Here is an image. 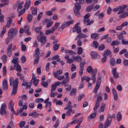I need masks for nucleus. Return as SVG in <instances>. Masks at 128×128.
<instances>
[{
  "mask_svg": "<svg viewBox=\"0 0 128 128\" xmlns=\"http://www.w3.org/2000/svg\"><path fill=\"white\" fill-rule=\"evenodd\" d=\"M75 8L76 9L80 10L81 9V6L80 4L78 2L74 4Z\"/></svg>",
  "mask_w": 128,
  "mask_h": 128,
  "instance_id": "obj_32",
  "label": "nucleus"
},
{
  "mask_svg": "<svg viewBox=\"0 0 128 128\" xmlns=\"http://www.w3.org/2000/svg\"><path fill=\"white\" fill-rule=\"evenodd\" d=\"M94 5L93 4H92L88 6L86 9V11L87 12H89L92 10L94 8Z\"/></svg>",
  "mask_w": 128,
  "mask_h": 128,
  "instance_id": "obj_33",
  "label": "nucleus"
},
{
  "mask_svg": "<svg viewBox=\"0 0 128 128\" xmlns=\"http://www.w3.org/2000/svg\"><path fill=\"white\" fill-rule=\"evenodd\" d=\"M73 59L74 60H76L78 62H80L82 60V58L80 56H74Z\"/></svg>",
  "mask_w": 128,
  "mask_h": 128,
  "instance_id": "obj_31",
  "label": "nucleus"
},
{
  "mask_svg": "<svg viewBox=\"0 0 128 128\" xmlns=\"http://www.w3.org/2000/svg\"><path fill=\"white\" fill-rule=\"evenodd\" d=\"M59 120L58 119L56 120V123L55 124L54 126V128H56L59 126Z\"/></svg>",
  "mask_w": 128,
  "mask_h": 128,
  "instance_id": "obj_59",
  "label": "nucleus"
},
{
  "mask_svg": "<svg viewBox=\"0 0 128 128\" xmlns=\"http://www.w3.org/2000/svg\"><path fill=\"white\" fill-rule=\"evenodd\" d=\"M60 46V44H55L53 46V49L54 51H55L58 50Z\"/></svg>",
  "mask_w": 128,
  "mask_h": 128,
  "instance_id": "obj_38",
  "label": "nucleus"
},
{
  "mask_svg": "<svg viewBox=\"0 0 128 128\" xmlns=\"http://www.w3.org/2000/svg\"><path fill=\"white\" fill-rule=\"evenodd\" d=\"M83 79L86 80L87 82H88L90 79V77L86 76H83Z\"/></svg>",
  "mask_w": 128,
  "mask_h": 128,
  "instance_id": "obj_63",
  "label": "nucleus"
},
{
  "mask_svg": "<svg viewBox=\"0 0 128 128\" xmlns=\"http://www.w3.org/2000/svg\"><path fill=\"white\" fill-rule=\"evenodd\" d=\"M97 69L96 68H95L94 70V71L92 73V80L96 79V76L97 72Z\"/></svg>",
  "mask_w": 128,
  "mask_h": 128,
  "instance_id": "obj_17",
  "label": "nucleus"
},
{
  "mask_svg": "<svg viewBox=\"0 0 128 128\" xmlns=\"http://www.w3.org/2000/svg\"><path fill=\"white\" fill-rule=\"evenodd\" d=\"M6 104H3L2 105L0 110V114L1 115H4L6 114Z\"/></svg>",
  "mask_w": 128,
  "mask_h": 128,
  "instance_id": "obj_6",
  "label": "nucleus"
},
{
  "mask_svg": "<svg viewBox=\"0 0 128 128\" xmlns=\"http://www.w3.org/2000/svg\"><path fill=\"white\" fill-rule=\"evenodd\" d=\"M120 15L119 17L120 18H123L126 17V16H128V12H126L124 13L123 12Z\"/></svg>",
  "mask_w": 128,
  "mask_h": 128,
  "instance_id": "obj_22",
  "label": "nucleus"
},
{
  "mask_svg": "<svg viewBox=\"0 0 128 128\" xmlns=\"http://www.w3.org/2000/svg\"><path fill=\"white\" fill-rule=\"evenodd\" d=\"M96 112V110L95 111H94V113L92 114L88 117V120H90L91 119L94 118L95 117L97 114Z\"/></svg>",
  "mask_w": 128,
  "mask_h": 128,
  "instance_id": "obj_18",
  "label": "nucleus"
},
{
  "mask_svg": "<svg viewBox=\"0 0 128 128\" xmlns=\"http://www.w3.org/2000/svg\"><path fill=\"white\" fill-rule=\"evenodd\" d=\"M35 57L36 58L34 60V64H37L38 62V61L39 60V56H36Z\"/></svg>",
  "mask_w": 128,
  "mask_h": 128,
  "instance_id": "obj_48",
  "label": "nucleus"
},
{
  "mask_svg": "<svg viewBox=\"0 0 128 128\" xmlns=\"http://www.w3.org/2000/svg\"><path fill=\"white\" fill-rule=\"evenodd\" d=\"M106 104L104 103H102L101 106L100 107V110L102 112H103L104 111V109L105 107Z\"/></svg>",
  "mask_w": 128,
  "mask_h": 128,
  "instance_id": "obj_55",
  "label": "nucleus"
},
{
  "mask_svg": "<svg viewBox=\"0 0 128 128\" xmlns=\"http://www.w3.org/2000/svg\"><path fill=\"white\" fill-rule=\"evenodd\" d=\"M86 70L88 73H90L94 71V70H93L91 66H90L87 68Z\"/></svg>",
  "mask_w": 128,
  "mask_h": 128,
  "instance_id": "obj_41",
  "label": "nucleus"
},
{
  "mask_svg": "<svg viewBox=\"0 0 128 128\" xmlns=\"http://www.w3.org/2000/svg\"><path fill=\"white\" fill-rule=\"evenodd\" d=\"M60 24V23L59 22H56L55 24V25L52 27V28H53V30H54V31L55 30H56L59 26Z\"/></svg>",
  "mask_w": 128,
  "mask_h": 128,
  "instance_id": "obj_28",
  "label": "nucleus"
},
{
  "mask_svg": "<svg viewBox=\"0 0 128 128\" xmlns=\"http://www.w3.org/2000/svg\"><path fill=\"white\" fill-rule=\"evenodd\" d=\"M82 48L81 47H79L78 50V54H80L82 53Z\"/></svg>",
  "mask_w": 128,
  "mask_h": 128,
  "instance_id": "obj_62",
  "label": "nucleus"
},
{
  "mask_svg": "<svg viewBox=\"0 0 128 128\" xmlns=\"http://www.w3.org/2000/svg\"><path fill=\"white\" fill-rule=\"evenodd\" d=\"M62 71L61 70H60L56 71V72H54L53 74L54 75V76L56 78L58 76V75H60L62 74Z\"/></svg>",
  "mask_w": 128,
  "mask_h": 128,
  "instance_id": "obj_16",
  "label": "nucleus"
},
{
  "mask_svg": "<svg viewBox=\"0 0 128 128\" xmlns=\"http://www.w3.org/2000/svg\"><path fill=\"white\" fill-rule=\"evenodd\" d=\"M78 38H82L87 37V36L83 34L80 33L78 35Z\"/></svg>",
  "mask_w": 128,
  "mask_h": 128,
  "instance_id": "obj_49",
  "label": "nucleus"
},
{
  "mask_svg": "<svg viewBox=\"0 0 128 128\" xmlns=\"http://www.w3.org/2000/svg\"><path fill=\"white\" fill-rule=\"evenodd\" d=\"M6 31V27H3L2 28V30L1 31L0 34V36L1 37H2L4 34L5 33Z\"/></svg>",
  "mask_w": 128,
  "mask_h": 128,
  "instance_id": "obj_35",
  "label": "nucleus"
},
{
  "mask_svg": "<svg viewBox=\"0 0 128 128\" xmlns=\"http://www.w3.org/2000/svg\"><path fill=\"white\" fill-rule=\"evenodd\" d=\"M14 68L15 70H16L18 72H21V67L19 64L15 66H14Z\"/></svg>",
  "mask_w": 128,
  "mask_h": 128,
  "instance_id": "obj_24",
  "label": "nucleus"
},
{
  "mask_svg": "<svg viewBox=\"0 0 128 128\" xmlns=\"http://www.w3.org/2000/svg\"><path fill=\"white\" fill-rule=\"evenodd\" d=\"M14 104V103L13 102V101L11 100H10L9 104V105H10V109H12V108H14L13 107Z\"/></svg>",
  "mask_w": 128,
  "mask_h": 128,
  "instance_id": "obj_56",
  "label": "nucleus"
},
{
  "mask_svg": "<svg viewBox=\"0 0 128 128\" xmlns=\"http://www.w3.org/2000/svg\"><path fill=\"white\" fill-rule=\"evenodd\" d=\"M85 62L84 61L83 62H81L80 64V70L79 72L80 75H82L83 73V70L84 69V67L85 64Z\"/></svg>",
  "mask_w": 128,
  "mask_h": 128,
  "instance_id": "obj_8",
  "label": "nucleus"
},
{
  "mask_svg": "<svg viewBox=\"0 0 128 128\" xmlns=\"http://www.w3.org/2000/svg\"><path fill=\"white\" fill-rule=\"evenodd\" d=\"M76 89L75 88H72L70 93V95L71 96H74L76 94Z\"/></svg>",
  "mask_w": 128,
  "mask_h": 128,
  "instance_id": "obj_26",
  "label": "nucleus"
},
{
  "mask_svg": "<svg viewBox=\"0 0 128 128\" xmlns=\"http://www.w3.org/2000/svg\"><path fill=\"white\" fill-rule=\"evenodd\" d=\"M101 77L99 75L98 77L96 82V84L98 85H100L101 83Z\"/></svg>",
  "mask_w": 128,
  "mask_h": 128,
  "instance_id": "obj_47",
  "label": "nucleus"
},
{
  "mask_svg": "<svg viewBox=\"0 0 128 128\" xmlns=\"http://www.w3.org/2000/svg\"><path fill=\"white\" fill-rule=\"evenodd\" d=\"M120 44L121 43L120 41L118 40H116L112 41L111 44V45L112 46H117Z\"/></svg>",
  "mask_w": 128,
  "mask_h": 128,
  "instance_id": "obj_15",
  "label": "nucleus"
},
{
  "mask_svg": "<svg viewBox=\"0 0 128 128\" xmlns=\"http://www.w3.org/2000/svg\"><path fill=\"white\" fill-rule=\"evenodd\" d=\"M18 58H13V59L12 61V62L14 64V66H15L18 64Z\"/></svg>",
  "mask_w": 128,
  "mask_h": 128,
  "instance_id": "obj_19",
  "label": "nucleus"
},
{
  "mask_svg": "<svg viewBox=\"0 0 128 128\" xmlns=\"http://www.w3.org/2000/svg\"><path fill=\"white\" fill-rule=\"evenodd\" d=\"M91 57L93 59L98 58H100V56L98 52L96 51H92L90 53Z\"/></svg>",
  "mask_w": 128,
  "mask_h": 128,
  "instance_id": "obj_9",
  "label": "nucleus"
},
{
  "mask_svg": "<svg viewBox=\"0 0 128 128\" xmlns=\"http://www.w3.org/2000/svg\"><path fill=\"white\" fill-rule=\"evenodd\" d=\"M84 94H80L78 96V101H80L82 98H84Z\"/></svg>",
  "mask_w": 128,
  "mask_h": 128,
  "instance_id": "obj_60",
  "label": "nucleus"
},
{
  "mask_svg": "<svg viewBox=\"0 0 128 128\" xmlns=\"http://www.w3.org/2000/svg\"><path fill=\"white\" fill-rule=\"evenodd\" d=\"M53 28H52L51 30L49 29L46 30L45 32V34L47 35H48L50 34L51 33H53L54 31V30H53Z\"/></svg>",
  "mask_w": 128,
  "mask_h": 128,
  "instance_id": "obj_23",
  "label": "nucleus"
},
{
  "mask_svg": "<svg viewBox=\"0 0 128 128\" xmlns=\"http://www.w3.org/2000/svg\"><path fill=\"white\" fill-rule=\"evenodd\" d=\"M112 121L111 120H110L108 118L107 119L105 122L104 126H109L111 123Z\"/></svg>",
  "mask_w": 128,
  "mask_h": 128,
  "instance_id": "obj_34",
  "label": "nucleus"
},
{
  "mask_svg": "<svg viewBox=\"0 0 128 128\" xmlns=\"http://www.w3.org/2000/svg\"><path fill=\"white\" fill-rule=\"evenodd\" d=\"M102 97L101 96H97V99L96 100L95 105L93 109V110L95 111L99 108L100 102L102 101Z\"/></svg>",
  "mask_w": 128,
  "mask_h": 128,
  "instance_id": "obj_5",
  "label": "nucleus"
},
{
  "mask_svg": "<svg viewBox=\"0 0 128 128\" xmlns=\"http://www.w3.org/2000/svg\"><path fill=\"white\" fill-rule=\"evenodd\" d=\"M111 54L110 51L108 49L106 50L104 52V55L108 56Z\"/></svg>",
  "mask_w": 128,
  "mask_h": 128,
  "instance_id": "obj_36",
  "label": "nucleus"
},
{
  "mask_svg": "<svg viewBox=\"0 0 128 128\" xmlns=\"http://www.w3.org/2000/svg\"><path fill=\"white\" fill-rule=\"evenodd\" d=\"M31 3V0H26L25 4L24 5L25 9L28 10L30 7Z\"/></svg>",
  "mask_w": 128,
  "mask_h": 128,
  "instance_id": "obj_11",
  "label": "nucleus"
},
{
  "mask_svg": "<svg viewBox=\"0 0 128 128\" xmlns=\"http://www.w3.org/2000/svg\"><path fill=\"white\" fill-rule=\"evenodd\" d=\"M24 32L27 33V34L30 35L31 34V33L29 32L30 29V27L28 26H26L24 27Z\"/></svg>",
  "mask_w": 128,
  "mask_h": 128,
  "instance_id": "obj_13",
  "label": "nucleus"
},
{
  "mask_svg": "<svg viewBox=\"0 0 128 128\" xmlns=\"http://www.w3.org/2000/svg\"><path fill=\"white\" fill-rule=\"evenodd\" d=\"M91 38L94 40H98L100 38V37L98 34L96 33H92L91 34Z\"/></svg>",
  "mask_w": 128,
  "mask_h": 128,
  "instance_id": "obj_14",
  "label": "nucleus"
},
{
  "mask_svg": "<svg viewBox=\"0 0 128 128\" xmlns=\"http://www.w3.org/2000/svg\"><path fill=\"white\" fill-rule=\"evenodd\" d=\"M128 5L126 4L123 5L121 6H118L116 8H114L113 10V11L114 12H116L120 10V11L118 13V14H120L124 12H125V10H124L128 7Z\"/></svg>",
  "mask_w": 128,
  "mask_h": 128,
  "instance_id": "obj_3",
  "label": "nucleus"
},
{
  "mask_svg": "<svg viewBox=\"0 0 128 128\" xmlns=\"http://www.w3.org/2000/svg\"><path fill=\"white\" fill-rule=\"evenodd\" d=\"M74 20H72L69 21H66L65 22V23L67 27L69 26L70 25L72 24L74 22Z\"/></svg>",
  "mask_w": 128,
  "mask_h": 128,
  "instance_id": "obj_40",
  "label": "nucleus"
},
{
  "mask_svg": "<svg viewBox=\"0 0 128 128\" xmlns=\"http://www.w3.org/2000/svg\"><path fill=\"white\" fill-rule=\"evenodd\" d=\"M58 57V56L56 55L52 58V60H56L58 62H60V59Z\"/></svg>",
  "mask_w": 128,
  "mask_h": 128,
  "instance_id": "obj_42",
  "label": "nucleus"
},
{
  "mask_svg": "<svg viewBox=\"0 0 128 128\" xmlns=\"http://www.w3.org/2000/svg\"><path fill=\"white\" fill-rule=\"evenodd\" d=\"M25 124V122L24 121H22L20 122L19 126L20 128H22L24 127Z\"/></svg>",
  "mask_w": 128,
  "mask_h": 128,
  "instance_id": "obj_52",
  "label": "nucleus"
},
{
  "mask_svg": "<svg viewBox=\"0 0 128 128\" xmlns=\"http://www.w3.org/2000/svg\"><path fill=\"white\" fill-rule=\"evenodd\" d=\"M12 44H9L6 48V52L7 55L9 57L11 56L12 53Z\"/></svg>",
  "mask_w": 128,
  "mask_h": 128,
  "instance_id": "obj_7",
  "label": "nucleus"
},
{
  "mask_svg": "<svg viewBox=\"0 0 128 128\" xmlns=\"http://www.w3.org/2000/svg\"><path fill=\"white\" fill-rule=\"evenodd\" d=\"M110 63L111 64L112 66H114L115 64V60L113 58H112L110 60Z\"/></svg>",
  "mask_w": 128,
  "mask_h": 128,
  "instance_id": "obj_57",
  "label": "nucleus"
},
{
  "mask_svg": "<svg viewBox=\"0 0 128 128\" xmlns=\"http://www.w3.org/2000/svg\"><path fill=\"white\" fill-rule=\"evenodd\" d=\"M16 4V6L18 7L17 11L18 12H19L22 8V6L20 4H17V3Z\"/></svg>",
  "mask_w": 128,
  "mask_h": 128,
  "instance_id": "obj_46",
  "label": "nucleus"
},
{
  "mask_svg": "<svg viewBox=\"0 0 128 128\" xmlns=\"http://www.w3.org/2000/svg\"><path fill=\"white\" fill-rule=\"evenodd\" d=\"M123 45L128 44V41H126L124 39H122L121 41Z\"/></svg>",
  "mask_w": 128,
  "mask_h": 128,
  "instance_id": "obj_61",
  "label": "nucleus"
},
{
  "mask_svg": "<svg viewBox=\"0 0 128 128\" xmlns=\"http://www.w3.org/2000/svg\"><path fill=\"white\" fill-rule=\"evenodd\" d=\"M27 19L28 22H31L32 20V16L30 14H28L27 16Z\"/></svg>",
  "mask_w": 128,
  "mask_h": 128,
  "instance_id": "obj_37",
  "label": "nucleus"
},
{
  "mask_svg": "<svg viewBox=\"0 0 128 128\" xmlns=\"http://www.w3.org/2000/svg\"><path fill=\"white\" fill-rule=\"evenodd\" d=\"M43 99L41 98H39L36 99L35 100L36 102L37 103H41L43 102Z\"/></svg>",
  "mask_w": 128,
  "mask_h": 128,
  "instance_id": "obj_53",
  "label": "nucleus"
},
{
  "mask_svg": "<svg viewBox=\"0 0 128 128\" xmlns=\"http://www.w3.org/2000/svg\"><path fill=\"white\" fill-rule=\"evenodd\" d=\"M72 109L70 108V109H69L66 113V115L68 116H71V113L72 112Z\"/></svg>",
  "mask_w": 128,
  "mask_h": 128,
  "instance_id": "obj_64",
  "label": "nucleus"
},
{
  "mask_svg": "<svg viewBox=\"0 0 128 128\" xmlns=\"http://www.w3.org/2000/svg\"><path fill=\"white\" fill-rule=\"evenodd\" d=\"M40 53L39 52V49L37 48H36L35 50V53L34 54V56L35 57L36 56H39V55Z\"/></svg>",
  "mask_w": 128,
  "mask_h": 128,
  "instance_id": "obj_29",
  "label": "nucleus"
},
{
  "mask_svg": "<svg viewBox=\"0 0 128 128\" xmlns=\"http://www.w3.org/2000/svg\"><path fill=\"white\" fill-rule=\"evenodd\" d=\"M9 82H10V86H12L13 83V88L12 92L11 94L12 95H14L16 93L17 89L18 83V78H16L14 80L13 78L12 77H10V78Z\"/></svg>",
  "mask_w": 128,
  "mask_h": 128,
  "instance_id": "obj_1",
  "label": "nucleus"
},
{
  "mask_svg": "<svg viewBox=\"0 0 128 128\" xmlns=\"http://www.w3.org/2000/svg\"><path fill=\"white\" fill-rule=\"evenodd\" d=\"M57 87L54 84H52V88L51 89V92H54L56 90Z\"/></svg>",
  "mask_w": 128,
  "mask_h": 128,
  "instance_id": "obj_45",
  "label": "nucleus"
},
{
  "mask_svg": "<svg viewBox=\"0 0 128 128\" xmlns=\"http://www.w3.org/2000/svg\"><path fill=\"white\" fill-rule=\"evenodd\" d=\"M66 26H67L66 25V24L65 22H64L62 24L61 26H60V27L59 28V29L60 30V29H62L61 30H62Z\"/></svg>",
  "mask_w": 128,
  "mask_h": 128,
  "instance_id": "obj_54",
  "label": "nucleus"
},
{
  "mask_svg": "<svg viewBox=\"0 0 128 128\" xmlns=\"http://www.w3.org/2000/svg\"><path fill=\"white\" fill-rule=\"evenodd\" d=\"M105 48L104 45L103 44H102L101 46H100L98 48V50H104Z\"/></svg>",
  "mask_w": 128,
  "mask_h": 128,
  "instance_id": "obj_51",
  "label": "nucleus"
},
{
  "mask_svg": "<svg viewBox=\"0 0 128 128\" xmlns=\"http://www.w3.org/2000/svg\"><path fill=\"white\" fill-rule=\"evenodd\" d=\"M41 84L42 86L45 88H47L48 85V84L47 82H44V81H42V82Z\"/></svg>",
  "mask_w": 128,
  "mask_h": 128,
  "instance_id": "obj_30",
  "label": "nucleus"
},
{
  "mask_svg": "<svg viewBox=\"0 0 128 128\" xmlns=\"http://www.w3.org/2000/svg\"><path fill=\"white\" fill-rule=\"evenodd\" d=\"M21 62L22 63H24L26 61V57L24 56H22L21 58Z\"/></svg>",
  "mask_w": 128,
  "mask_h": 128,
  "instance_id": "obj_58",
  "label": "nucleus"
},
{
  "mask_svg": "<svg viewBox=\"0 0 128 128\" xmlns=\"http://www.w3.org/2000/svg\"><path fill=\"white\" fill-rule=\"evenodd\" d=\"M3 88L6 90L8 88V84L7 80L6 79H4L2 82Z\"/></svg>",
  "mask_w": 128,
  "mask_h": 128,
  "instance_id": "obj_12",
  "label": "nucleus"
},
{
  "mask_svg": "<svg viewBox=\"0 0 128 128\" xmlns=\"http://www.w3.org/2000/svg\"><path fill=\"white\" fill-rule=\"evenodd\" d=\"M117 120L118 122H120L122 118V116L120 112H118L116 115Z\"/></svg>",
  "mask_w": 128,
  "mask_h": 128,
  "instance_id": "obj_27",
  "label": "nucleus"
},
{
  "mask_svg": "<svg viewBox=\"0 0 128 128\" xmlns=\"http://www.w3.org/2000/svg\"><path fill=\"white\" fill-rule=\"evenodd\" d=\"M112 91L114 95V99L115 100H117L118 99V94L114 88L112 89Z\"/></svg>",
  "mask_w": 128,
  "mask_h": 128,
  "instance_id": "obj_20",
  "label": "nucleus"
},
{
  "mask_svg": "<svg viewBox=\"0 0 128 128\" xmlns=\"http://www.w3.org/2000/svg\"><path fill=\"white\" fill-rule=\"evenodd\" d=\"M37 40L38 42H40L42 45L44 44L47 41L46 36L42 32H40V34L38 36Z\"/></svg>",
  "mask_w": 128,
  "mask_h": 128,
  "instance_id": "obj_2",
  "label": "nucleus"
},
{
  "mask_svg": "<svg viewBox=\"0 0 128 128\" xmlns=\"http://www.w3.org/2000/svg\"><path fill=\"white\" fill-rule=\"evenodd\" d=\"M72 103L70 101H69L68 103L66 106L64 108V110H68L70 109V108L72 109V106H71Z\"/></svg>",
  "mask_w": 128,
  "mask_h": 128,
  "instance_id": "obj_21",
  "label": "nucleus"
},
{
  "mask_svg": "<svg viewBox=\"0 0 128 128\" xmlns=\"http://www.w3.org/2000/svg\"><path fill=\"white\" fill-rule=\"evenodd\" d=\"M100 87V85L96 84L95 87L94 89V92L96 93L98 89Z\"/></svg>",
  "mask_w": 128,
  "mask_h": 128,
  "instance_id": "obj_50",
  "label": "nucleus"
},
{
  "mask_svg": "<svg viewBox=\"0 0 128 128\" xmlns=\"http://www.w3.org/2000/svg\"><path fill=\"white\" fill-rule=\"evenodd\" d=\"M26 11V9L25 8H23L22 10L20 11L19 12H19L18 16H20L22 15Z\"/></svg>",
  "mask_w": 128,
  "mask_h": 128,
  "instance_id": "obj_44",
  "label": "nucleus"
},
{
  "mask_svg": "<svg viewBox=\"0 0 128 128\" xmlns=\"http://www.w3.org/2000/svg\"><path fill=\"white\" fill-rule=\"evenodd\" d=\"M92 44L94 46V47L96 48L98 47L99 45L98 43L96 40H95L93 41L92 42Z\"/></svg>",
  "mask_w": 128,
  "mask_h": 128,
  "instance_id": "obj_43",
  "label": "nucleus"
},
{
  "mask_svg": "<svg viewBox=\"0 0 128 128\" xmlns=\"http://www.w3.org/2000/svg\"><path fill=\"white\" fill-rule=\"evenodd\" d=\"M17 30L16 29H14L13 28H11L8 31V37L10 39L13 37V35H14L17 33Z\"/></svg>",
  "mask_w": 128,
  "mask_h": 128,
  "instance_id": "obj_4",
  "label": "nucleus"
},
{
  "mask_svg": "<svg viewBox=\"0 0 128 128\" xmlns=\"http://www.w3.org/2000/svg\"><path fill=\"white\" fill-rule=\"evenodd\" d=\"M116 68H113L112 71V73L113 74L114 77V78L117 79L118 78L119 73L116 72Z\"/></svg>",
  "mask_w": 128,
  "mask_h": 128,
  "instance_id": "obj_10",
  "label": "nucleus"
},
{
  "mask_svg": "<svg viewBox=\"0 0 128 128\" xmlns=\"http://www.w3.org/2000/svg\"><path fill=\"white\" fill-rule=\"evenodd\" d=\"M80 22H78L72 28V31L73 32H76V28L78 27H80L78 26Z\"/></svg>",
  "mask_w": 128,
  "mask_h": 128,
  "instance_id": "obj_39",
  "label": "nucleus"
},
{
  "mask_svg": "<svg viewBox=\"0 0 128 128\" xmlns=\"http://www.w3.org/2000/svg\"><path fill=\"white\" fill-rule=\"evenodd\" d=\"M73 10L74 13L76 16H80V10L74 8Z\"/></svg>",
  "mask_w": 128,
  "mask_h": 128,
  "instance_id": "obj_25",
  "label": "nucleus"
}]
</instances>
